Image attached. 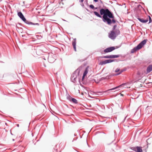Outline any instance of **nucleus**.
Instances as JSON below:
<instances>
[{
    "instance_id": "obj_16",
    "label": "nucleus",
    "mask_w": 152,
    "mask_h": 152,
    "mask_svg": "<svg viewBox=\"0 0 152 152\" xmlns=\"http://www.w3.org/2000/svg\"><path fill=\"white\" fill-rule=\"evenodd\" d=\"M72 101L75 104L77 103V100L73 98H72Z\"/></svg>"
},
{
    "instance_id": "obj_8",
    "label": "nucleus",
    "mask_w": 152,
    "mask_h": 152,
    "mask_svg": "<svg viewBox=\"0 0 152 152\" xmlns=\"http://www.w3.org/2000/svg\"><path fill=\"white\" fill-rule=\"evenodd\" d=\"M115 49V48L114 47L108 48L104 50V52L105 53L110 52L113 50Z\"/></svg>"
},
{
    "instance_id": "obj_7",
    "label": "nucleus",
    "mask_w": 152,
    "mask_h": 152,
    "mask_svg": "<svg viewBox=\"0 0 152 152\" xmlns=\"http://www.w3.org/2000/svg\"><path fill=\"white\" fill-rule=\"evenodd\" d=\"M119 56V55H112L105 56L103 57V58H117Z\"/></svg>"
},
{
    "instance_id": "obj_23",
    "label": "nucleus",
    "mask_w": 152,
    "mask_h": 152,
    "mask_svg": "<svg viewBox=\"0 0 152 152\" xmlns=\"http://www.w3.org/2000/svg\"><path fill=\"white\" fill-rule=\"evenodd\" d=\"M84 0H80V1L81 2H83V1Z\"/></svg>"
},
{
    "instance_id": "obj_25",
    "label": "nucleus",
    "mask_w": 152,
    "mask_h": 152,
    "mask_svg": "<svg viewBox=\"0 0 152 152\" xmlns=\"http://www.w3.org/2000/svg\"><path fill=\"white\" fill-rule=\"evenodd\" d=\"M110 152H114L113 151H110Z\"/></svg>"
},
{
    "instance_id": "obj_14",
    "label": "nucleus",
    "mask_w": 152,
    "mask_h": 152,
    "mask_svg": "<svg viewBox=\"0 0 152 152\" xmlns=\"http://www.w3.org/2000/svg\"><path fill=\"white\" fill-rule=\"evenodd\" d=\"M107 64V61L106 60H105V61H102L99 64L100 65H103V64Z\"/></svg>"
},
{
    "instance_id": "obj_3",
    "label": "nucleus",
    "mask_w": 152,
    "mask_h": 152,
    "mask_svg": "<svg viewBox=\"0 0 152 152\" xmlns=\"http://www.w3.org/2000/svg\"><path fill=\"white\" fill-rule=\"evenodd\" d=\"M18 15L19 16V17L24 22H25L26 23L28 24H31L33 25H39L38 23H32L26 20V18H25L23 15L22 13L20 12H18Z\"/></svg>"
},
{
    "instance_id": "obj_11",
    "label": "nucleus",
    "mask_w": 152,
    "mask_h": 152,
    "mask_svg": "<svg viewBox=\"0 0 152 152\" xmlns=\"http://www.w3.org/2000/svg\"><path fill=\"white\" fill-rule=\"evenodd\" d=\"M76 39H74V41H73L72 42V46H73V47L74 48V50L75 51H76Z\"/></svg>"
},
{
    "instance_id": "obj_2",
    "label": "nucleus",
    "mask_w": 152,
    "mask_h": 152,
    "mask_svg": "<svg viewBox=\"0 0 152 152\" xmlns=\"http://www.w3.org/2000/svg\"><path fill=\"white\" fill-rule=\"evenodd\" d=\"M147 41V39H146L141 42L137 47L131 50V53H134L137 50L140 49L146 44Z\"/></svg>"
},
{
    "instance_id": "obj_5",
    "label": "nucleus",
    "mask_w": 152,
    "mask_h": 152,
    "mask_svg": "<svg viewBox=\"0 0 152 152\" xmlns=\"http://www.w3.org/2000/svg\"><path fill=\"white\" fill-rule=\"evenodd\" d=\"M130 83H123L121 85L118 86H117L115 88H112L111 89H110V90H114V89H117L118 88H121V87H124V88H130V86H128V84H129Z\"/></svg>"
},
{
    "instance_id": "obj_1",
    "label": "nucleus",
    "mask_w": 152,
    "mask_h": 152,
    "mask_svg": "<svg viewBox=\"0 0 152 152\" xmlns=\"http://www.w3.org/2000/svg\"><path fill=\"white\" fill-rule=\"evenodd\" d=\"M100 12L101 15H103V20L104 22H107L108 24H110L112 21L114 23H115V20L113 19L114 17L113 14L108 9H101Z\"/></svg>"
},
{
    "instance_id": "obj_20",
    "label": "nucleus",
    "mask_w": 152,
    "mask_h": 152,
    "mask_svg": "<svg viewBox=\"0 0 152 152\" xmlns=\"http://www.w3.org/2000/svg\"><path fill=\"white\" fill-rule=\"evenodd\" d=\"M99 0H94V1L96 2L98 1ZM101 2H102L101 0H99Z\"/></svg>"
},
{
    "instance_id": "obj_15",
    "label": "nucleus",
    "mask_w": 152,
    "mask_h": 152,
    "mask_svg": "<svg viewBox=\"0 0 152 152\" xmlns=\"http://www.w3.org/2000/svg\"><path fill=\"white\" fill-rule=\"evenodd\" d=\"M94 14L98 17L101 18V16L96 12H94Z\"/></svg>"
},
{
    "instance_id": "obj_18",
    "label": "nucleus",
    "mask_w": 152,
    "mask_h": 152,
    "mask_svg": "<svg viewBox=\"0 0 152 152\" xmlns=\"http://www.w3.org/2000/svg\"><path fill=\"white\" fill-rule=\"evenodd\" d=\"M148 17H149V23H151V22H152V20H151V18L150 17V16H148Z\"/></svg>"
},
{
    "instance_id": "obj_17",
    "label": "nucleus",
    "mask_w": 152,
    "mask_h": 152,
    "mask_svg": "<svg viewBox=\"0 0 152 152\" xmlns=\"http://www.w3.org/2000/svg\"><path fill=\"white\" fill-rule=\"evenodd\" d=\"M107 63H110L114 61V60L109 59L106 60Z\"/></svg>"
},
{
    "instance_id": "obj_13",
    "label": "nucleus",
    "mask_w": 152,
    "mask_h": 152,
    "mask_svg": "<svg viewBox=\"0 0 152 152\" xmlns=\"http://www.w3.org/2000/svg\"><path fill=\"white\" fill-rule=\"evenodd\" d=\"M138 20L141 22L143 23H146L148 21V19H147L146 20H144L143 19L138 18Z\"/></svg>"
},
{
    "instance_id": "obj_10",
    "label": "nucleus",
    "mask_w": 152,
    "mask_h": 152,
    "mask_svg": "<svg viewBox=\"0 0 152 152\" xmlns=\"http://www.w3.org/2000/svg\"><path fill=\"white\" fill-rule=\"evenodd\" d=\"M152 71V65H149L147 68L146 74H148Z\"/></svg>"
},
{
    "instance_id": "obj_6",
    "label": "nucleus",
    "mask_w": 152,
    "mask_h": 152,
    "mask_svg": "<svg viewBox=\"0 0 152 152\" xmlns=\"http://www.w3.org/2000/svg\"><path fill=\"white\" fill-rule=\"evenodd\" d=\"M131 149L136 152H142V147L140 146L132 147Z\"/></svg>"
},
{
    "instance_id": "obj_22",
    "label": "nucleus",
    "mask_w": 152,
    "mask_h": 152,
    "mask_svg": "<svg viewBox=\"0 0 152 152\" xmlns=\"http://www.w3.org/2000/svg\"><path fill=\"white\" fill-rule=\"evenodd\" d=\"M49 60L50 62L51 63L52 62V61H50V58H49Z\"/></svg>"
},
{
    "instance_id": "obj_12",
    "label": "nucleus",
    "mask_w": 152,
    "mask_h": 152,
    "mask_svg": "<svg viewBox=\"0 0 152 152\" xmlns=\"http://www.w3.org/2000/svg\"><path fill=\"white\" fill-rule=\"evenodd\" d=\"M88 68H86L83 74V79L84 77L88 73Z\"/></svg>"
},
{
    "instance_id": "obj_21",
    "label": "nucleus",
    "mask_w": 152,
    "mask_h": 152,
    "mask_svg": "<svg viewBox=\"0 0 152 152\" xmlns=\"http://www.w3.org/2000/svg\"><path fill=\"white\" fill-rule=\"evenodd\" d=\"M116 25H115L113 26V30H115V28H116Z\"/></svg>"
},
{
    "instance_id": "obj_24",
    "label": "nucleus",
    "mask_w": 152,
    "mask_h": 152,
    "mask_svg": "<svg viewBox=\"0 0 152 152\" xmlns=\"http://www.w3.org/2000/svg\"><path fill=\"white\" fill-rule=\"evenodd\" d=\"M17 126H18V127H19V124H17Z\"/></svg>"
},
{
    "instance_id": "obj_4",
    "label": "nucleus",
    "mask_w": 152,
    "mask_h": 152,
    "mask_svg": "<svg viewBox=\"0 0 152 152\" xmlns=\"http://www.w3.org/2000/svg\"><path fill=\"white\" fill-rule=\"evenodd\" d=\"M120 33V31L118 30L116 33L113 31H112L109 34V37L112 39H114Z\"/></svg>"
},
{
    "instance_id": "obj_9",
    "label": "nucleus",
    "mask_w": 152,
    "mask_h": 152,
    "mask_svg": "<svg viewBox=\"0 0 152 152\" xmlns=\"http://www.w3.org/2000/svg\"><path fill=\"white\" fill-rule=\"evenodd\" d=\"M124 70L122 69H120L119 68H117L115 71V72H118L116 74H115V75H119L121 73H122Z\"/></svg>"
},
{
    "instance_id": "obj_19",
    "label": "nucleus",
    "mask_w": 152,
    "mask_h": 152,
    "mask_svg": "<svg viewBox=\"0 0 152 152\" xmlns=\"http://www.w3.org/2000/svg\"><path fill=\"white\" fill-rule=\"evenodd\" d=\"M90 8L92 9H94V6L92 5H91L89 6Z\"/></svg>"
}]
</instances>
